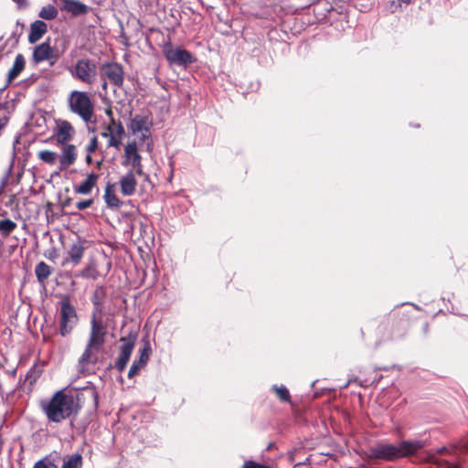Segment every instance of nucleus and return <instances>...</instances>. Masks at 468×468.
I'll list each match as a JSON object with an SVG mask.
<instances>
[{"label":"nucleus","mask_w":468,"mask_h":468,"mask_svg":"<svg viewBox=\"0 0 468 468\" xmlns=\"http://www.w3.org/2000/svg\"><path fill=\"white\" fill-rule=\"evenodd\" d=\"M40 405L48 420L56 423L76 415L80 409L74 396L63 390L57 391L50 399L41 401Z\"/></svg>","instance_id":"obj_1"},{"label":"nucleus","mask_w":468,"mask_h":468,"mask_svg":"<svg viewBox=\"0 0 468 468\" xmlns=\"http://www.w3.org/2000/svg\"><path fill=\"white\" fill-rule=\"evenodd\" d=\"M90 324V328L85 351H98L101 349L107 342L111 335L110 330L114 327L113 320L110 316L104 317L101 311L97 306L91 313Z\"/></svg>","instance_id":"obj_2"},{"label":"nucleus","mask_w":468,"mask_h":468,"mask_svg":"<svg viewBox=\"0 0 468 468\" xmlns=\"http://www.w3.org/2000/svg\"><path fill=\"white\" fill-rule=\"evenodd\" d=\"M425 446L422 441H403L398 445L380 443L371 448V456L378 459L394 460L417 452Z\"/></svg>","instance_id":"obj_3"},{"label":"nucleus","mask_w":468,"mask_h":468,"mask_svg":"<svg viewBox=\"0 0 468 468\" xmlns=\"http://www.w3.org/2000/svg\"><path fill=\"white\" fill-rule=\"evenodd\" d=\"M70 112L79 116L85 123L92 122L94 117V105L88 92L74 90L67 99Z\"/></svg>","instance_id":"obj_4"},{"label":"nucleus","mask_w":468,"mask_h":468,"mask_svg":"<svg viewBox=\"0 0 468 468\" xmlns=\"http://www.w3.org/2000/svg\"><path fill=\"white\" fill-rule=\"evenodd\" d=\"M106 114L109 117V122L101 125V136L106 138L107 147H113L117 150L120 149L122 140L125 136V130L122 122L113 118L112 112L106 110Z\"/></svg>","instance_id":"obj_5"},{"label":"nucleus","mask_w":468,"mask_h":468,"mask_svg":"<svg viewBox=\"0 0 468 468\" xmlns=\"http://www.w3.org/2000/svg\"><path fill=\"white\" fill-rule=\"evenodd\" d=\"M69 70L72 78L90 85L96 80L97 63L87 58H80Z\"/></svg>","instance_id":"obj_6"},{"label":"nucleus","mask_w":468,"mask_h":468,"mask_svg":"<svg viewBox=\"0 0 468 468\" xmlns=\"http://www.w3.org/2000/svg\"><path fill=\"white\" fill-rule=\"evenodd\" d=\"M59 325L62 335L69 334L78 322V315L74 306L68 298H64L59 302Z\"/></svg>","instance_id":"obj_7"},{"label":"nucleus","mask_w":468,"mask_h":468,"mask_svg":"<svg viewBox=\"0 0 468 468\" xmlns=\"http://www.w3.org/2000/svg\"><path fill=\"white\" fill-rule=\"evenodd\" d=\"M152 120L146 115L136 114L131 119L129 129L133 134L137 135L144 142L151 138Z\"/></svg>","instance_id":"obj_8"},{"label":"nucleus","mask_w":468,"mask_h":468,"mask_svg":"<svg viewBox=\"0 0 468 468\" xmlns=\"http://www.w3.org/2000/svg\"><path fill=\"white\" fill-rule=\"evenodd\" d=\"M164 55L168 62L176 66H186L194 61L190 52L181 48H174L171 44L164 46Z\"/></svg>","instance_id":"obj_9"},{"label":"nucleus","mask_w":468,"mask_h":468,"mask_svg":"<svg viewBox=\"0 0 468 468\" xmlns=\"http://www.w3.org/2000/svg\"><path fill=\"white\" fill-rule=\"evenodd\" d=\"M123 165H132L137 175L143 174L142 157L138 153L136 142L128 143L124 147Z\"/></svg>","instance_id":"obj_10"},{"label":"nucleus","mask_w":468,"mask_h":468,"mask_svg":"<svg viewBox=\"0 0 468 468\" xmlns=\"http://www.w3.org/2000/svg\"><path fill=\"white\" fill-rule=\"evenodd\" d=\"M75 134V129L72 124L66 120L57 121L54 130V136L58 144H65L71 141Z\"/></svg>","instance_id":"obj_11"},{"label":"nucleus","mask_w":468,"mask_h":468,"mask_svg":"<svg viewBox=\"0 0 468 468\" xmlns=\"http://www.w3.org/2000/svg\"><path fill=\"white\" fill-rule=\"evenodd\" d=\"M85 251L84 244L81 240L73 242L67 251L66 257L62 261V266L71 265L73 267L79 265L83 258Z\"/></svg>","instance_id":"obj_12"},{"label":"nucleus","mask_w":468,"mask_h":468,"mask_svg":"<svg viewBox=\"0 0 468 468\" xmlns=\"http://www.w3.org/2000/svg\"><path fill=\"white\" fill-rule=\"evenodd\" d=\"M32 58L35 64L53 59L50 62V65H53L58 59V55H56L55 49L48 42H44L34 48Z\"/></svg>","instance_id":"obj_13"},{"label":"nucleus","mask_w":468,"mask_h":468,"mask_svg":"<svg viewBox=\"0 0 468 468\" xmlns=\"http://www.w3.org/2000/svg\"><path fill=\"white\" fill-rule=\"evenodd\" d=\"M61 145V153L58 157L59 162V171H63L71 166L78 156L77 147L74 144H65Z\"/></svg>","instance_id":"obj_14"},{"label":"nucleus","mask_w":468,"mask_h":468,"mask_svg":"<svg viewBox=\"0 0 468 468\" xmlns=\"http://www.w3.org/2000/svg\"><path fill=\"white\" fill-rule=\"evenodd\" d=\"M101 75L107 78L109 81L115 86L121 87L123 83L122 68L116 63L103 65L101 68Z\"/></svg>","instance_id":"obj_15"},{"label":"nucleus","mask_w":468,"mask_h":468,"mask_svg":"<svg viewBox=\"0 0 468 468\" xmlns=\"http://www.w3.org/2000/svg\"><path fill=\"white\" fill-rule=\"evenodd\" d=\"M121 192L123 196H132L134 194L137 181L132 171L126 173L120 180Z\"/></svg>","instance_id":"obj_16"},{"label":"nucleus","mask_w":468,"mask_h":468,"mask_svg":"<svg viewBox=\"0 0 468 468\" xmlns=\"http://www.w3.org/2000/svg\"><path fill=\"white\" fill-rule=\"evenodd\" d=\"M99 176L95 173H90L87 176L86 179L74 186V192L80 195H89L91 193L92 188L96 186Z\"/></svg>","instance_id":"obj_17"},{"label":"nucleus","mask_w":468,"mask_h":468,"mask_svg":"<svg viewBox=\"0 0 468 468\" xmlns=\"http://www.w3.org/2000/svg\"><path fill=\"white\" fill-rule=\"evenodd\" d=\"M47 24L42 20H36L30 26L28 41L31 44L37 42L47 32Z\"/></svg>","instance_id":"obj_18"},{"label":"nucleus","mask_w":468,"mask_h":468,"mask_svg":"<svg viewBox=\"0 0 468 468\" xmlns=\"http://www.w3.org/2000/svg\"><path fill=\"white\" fill-rule=\"evenodd\" d=\"M63 3L62 9L74 16L83 15L88 12L86 5L76 0H60Z\"/></svg>","instance_id":"obj_19"},{"label":"nucleus","mask_w":468,"mask_h":468,"mask_svg":"<svg viewBox=\"0 0 468 468\" xmlns=\"http://www.w3.org/2000/svg\"><path fill=\"white\" fill-rule=\"evenodd\" d=\"M26 66V59L22 54H17L16 56L14 64L12 68L9 69L7 74V80L11 82L15 79H16L19 74L24 70Z\"/></svg>","instance_id":"obj_20"},{"label":"nucleus","mask_w":468,"mask_h":468,"mask_svg":"<svg viewBox=\"0 0 468 468\" xmlns=\"http://www.w3.org/2000/svg\"><path fill=\"white\" fill-rule=\"evenodd\" d=\"M149 353H141V356L138 360L133 361V365L131 366L129 371H128V377L132 378L137 373L139 370L146 365L148 359H149Z\"/></svg>","instance_id":"obj_21"},{"label":"nucleus","mask_w":468,"mask_h":468,"mask_svg":"<svg viewBox=\"0 0 468 468\" xmlns=\"http://www.w3.org/2000/svg\"><path fill=\"white\" fill-rule=\"evenodd\" d=\"M104 200L108 207L117 208L121 207V201L112 190V186H107L104 194Z\"/></svg>","instance_id":"obj_22"},{"label":"nucleus","mask_w":468,"mask_h":468,"mask_svg":"<svg viewBox=\"0 0 468 468\" xmlns=\"http://www.w3.org/2000/svg\"><path fill=\"white\" fill-rule=\"evenodd\" d=\"M35 274L40 282H44L51 274V268L44 261L37 264L35 268Z\"/></svg>","instance_id":"obj_23"},{"label":"nucleus","mask_w":468,"mask_h":468,"mask_svg":"<svg viewBox=\"0 0 468 468\" xmlns=\"http://www.w3.org/2000/svg\"><path fill=\"white\" fill-rule=\"evenodd\" d=\"M99 275L100 273L94 262H90L88 265H86V267L81 270L80 274H78V276L80 277L92 280H96L99 277Z\"/></svg>","instance_id":"obj_24"},{"label":"nucleus","mask_w":468,"mask_h":468,"mask_svg":"<svg viewBox=\"0 0 468 468\" xmlns=\"http://www.w3.org/2000/svg\"><path fill=\"white\" fill-rule=\"evenodd\" d=\"M137 339V333L131 332L127 336L121 338L122 346L121 351H132L134 347L135 341Z\"/></svg>","instance_id":"obj_25"},{"label":"nucleus","mask_w":468,"mask_h":468,"mask_svg":"<svg viewBox=\"0 0 468 468\" xmlns=\"http://www.w3.org/2000/svg\"><path fill=\"white\" fill-rule=\"evenodd\" d=\"M37 156L42 162L54 165L58 161V154L53 151L42 150L38 152Z\"/></svg>","instance_id":"obj_26"},{"label":"nucleus","mask_w":468,"mask_h":468,"mask_svg":"<svg viewBox=\"0 0 468 468\" xmlns=\"http://www.w3.org/2000/svg\"><path fill=\"white\" fill-rule=\"evenodd\" d=\"M271 390L275 393L277 398L282 402H291L290 391H289V389L285 386H283V385H281V386L273 385L271 387Z\"/></svg>","instance_id":"obj_27"},{"label":"nucleus","mask_w":468,"mask_h":468,"mask_svg":"<svg viewBox=\"0 0 468 468\" xmlns=\"http://www.w3.org/2000/svg\"><path fill=\"white\" fill-rule=\"evenodd\" d=\"M38 16L46 20L54 19L58 16V10L54 5H48L42 7Z\"/></svg>","instance_id":"obj_28"},{"label":"nucleus","mask_w":468,"mask_h":468,"mask_svg":"<svg viewBox=\"0 0 468 468\" xmlns=\"http://www.w3.org/2000/svg\"><path fill=\"white\" fill-rule=\"evenodd\" d=\"M82 459L81 455L75 453L71 455L62 465L61 468H81Z\"/></svg>","instance_id":"obj_29"},{"label":"nucleus","mask_w":468,"mask_h":468,"mask_svg":"<svg viewBox=\"0 0 468 468\" xmlns=\"http://www.w3.org/2000/svg\"><path fill=\"white\" fill-rule=\"evenodd\" d=\"M16 228V224L10 219L0 220V231L5 235H9Z\"/></svg>","instance_id":"obj_30"},{"label":"nucleus","mask_w":468,"mask_h":468,"mask_svg":"<svg viewBox=\"0 0 468 468\" xmlns=\"http://www.w3.org/2000/svg\"><path fill=\"white\" fill-rule=\"evenodd\" d=\"M131 353H121L120 357L116 362V367L119 371H123L130 360Z\"/></svg>","instance_id":"obj_31"},{"label":"nucleus","mask_w":468,"mask_h":468,"mask_svg":"<svg viewBox=\"0 0 468 468\" xmlns=\"http://www.w3.org/2000/svg\"><path fill=\"white\" fill-rule=\"evenodd\" d=\"M33 468H57V465L54 463L53 461L49 460L48 458H44L38 462H37Z\"/></svg>","instance_id":"obj_32"},{"label":"nucleus","mask_w":468,"mask_h":468,"mask_svg":"<svg viewBox=\"0 0 468 468\" xmlns=\"http://www.w3.org/2000/svg\"><path fill=\"white\" fill-rule=\"evenodd\" d=\"M98 148V139L97 136H93L90 138L89 144L85 146V151L87 154L94 153Z\"/></svg>","instance_id":"obj_33"},{"label":"nucleus","mask_w":468,"mask_h":468,"mask_svg":"<svg viewBox=\"0 0 468 468\" xmlns=\"http://www.w3.org/2000/svg\"><path fill=\"white\" fill-rule=\"evenodd\" d=\"M93 204V199L92 198H90V199H86V200H81V201H79L76 203V207L79 209V210H84L90 207H91Z\"/></svg>","instance_id":"obj_34"},{"label":"nucleus","mask_w":468,"mask_h":468,"mask_svg":"<svg viewBox=\"0 0 468 468\" xmlns=\"http://www.w3.org/2000/svg\"><path fill=\"white\" fill-rule=\"evenodd\" d=\"M242 468H271L269 465L261 464L253 461H246Z\"/></svg>","instance_id":"obj_35"},{"label":"nucleus","mask_w":468,"mask_h":468,"mask_svg":"<svg viewBox=\"0 0 468 468\" xmlns=\"http://www.w3.org/2000/svg\"><path fill=\"white\" fill-rule=\"evenodd\" d=\"M411 0H397V3H392L391 6L394 7L391 11L394 13L397 11L398 7H401L402 5H410Z\"/></svg>","instance_id":"obj_36"},{"label":"nucleus","mask_w":468,"mask_h":468,"mask_svg":"<svg viewBox=\"0 0 468 468\" xmlns=\"http://www.w3.org/2000/svg\"><path fill=\"white\" fill-rule=\"evenodd\" d=\"M93 353H83L81 357L80 358V363L84 364L90 360L95 361L96 358L92 357Z\"/></svg>","instance_id":"obj_37"},{"label":"nucleus","mask_w":468,"mask_h":468,"mask_svg":"<svg viewBox=\"0 0 468 468\" xmlns=\"http://www.w3.org/2000/svg\"><path fill=\"white\" fill-rule=\"evenodd\" d=\"M7 119L5 117H0V131L6 125Z\"/></svg>","instance_id":"obj_38"},{"label":"nucleus","mask_w":468,"mask_h":468,"mask_svg":"<svg viewBox=\"0 0 468 468\" xmlns=\"http://www.w3.org/2000/svg\"><path fill=\"white\" fill-rule=\"evenodd\" d=\"M92 303H93V305H94V309L98 306L100 308V310L101 311V303H100L99 299L97 298V296H95L93 298Z\"/></svg>","instance_id":"obj_39"},{"label":"nucleus","mask_w":468,"mask_h":468,"mask_svg":"<svg viewBox=\"0 0 468 468\" xmlns=\"http://www.w3.org/2000/svg\"><path fill=\"white\" fill-rule=\"evenodd\" d=\"M15 3L18 5L19 7H23L26 5V0H13Z\"/></svg>","instance_id":"obj_40"},{"label":"nucleus","mask_w":468,"mask_h":468,"mask_svg":"<svg viewBox=\"0 0 468 468\" xmlns=\"http://www.w3.org/2000/svg\"><path fill=\"white\" fill-rule=\"evenodd\" d=\"M85 160L88 165H90L92 162L91 154H87Z\"/></svg>","instance_id":"obj_41"},{"label":"nucleus","mask_w":468,"mask_h":468,"mask_svg":"<svg viewBox=\"0 0 468 468\" xmlns=\"http://www.w3.org/2000/svg\"><path fill=\"white\" fill-rule=\"evenodd\" d=\"M448 450L445 448V447H442L441 449L438 450V452L440 453H443V452H446Z\"/></svg>","instance_id":"obj_42"},{"label":"nucleus","mask_w":468,"mask_h":468,"mask_svg":"<svg viewBox=\"0 0 468 468\" xmlns=\"http://www.w3.org/2000/svg\"><path fill=\"white\" fill-rule=\"evenodd\" d=\"M144 352H146V351H151V347L149 346V345L145 346L143 350Z\"/></svg>","instance_id":"obj_43"},{"label":"nucleus","mask_w":468,"mask_h":468,"mask_svg":"<svg viewBox=\"0 0 468 468\" xmlns=\"http://www.w3.org/2000/svg\"><path fill=\"white\" fill-rule=\"evenodd\" d=\"M152 144H153L152 143H148V144H147V150H148V151H151V149H152Z\"/></svg>","instance_id":"obj_44"},{"label":"nucleus","mask_w":468,"mask_h":468,"mask_svg":"<svg viewBox=\"0 0 468 468\" xmlns=\"http://www.w3.org/2000/svg\"><path fill=\"white\" fill-rule=\"evenodd\" d=\"M450 468H460L457 464H452Z\"/></svg>","instance_id":"obj_45"}]
</instances>
